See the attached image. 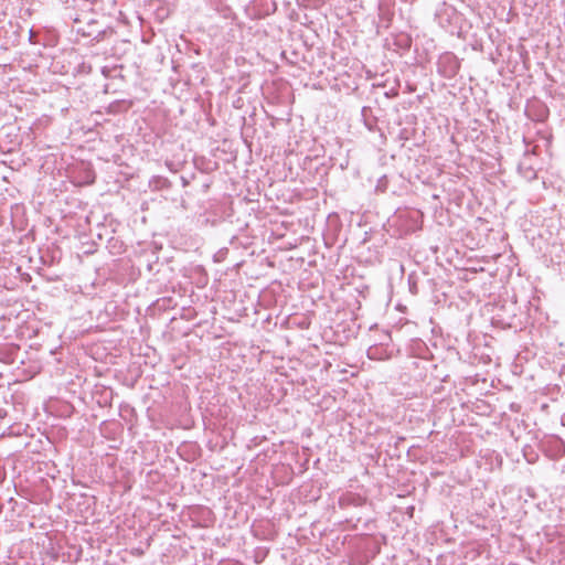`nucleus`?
Returning a JSON list of instances; mask_svg holds the SVG:
<instances>
[{
	"label": "nucleus",
	"instance_id": "nucleus-1",
	"mask_svg": "<svg viewBox=\"0 0 565 565\" xmlns=\"http://www.w3.org/2000/svg\"><path fill=\"white\" fill-rule=\"evenodd\" d=\"M157 188L163 189V188H170L171 182L167 178L158 177L156 180Z\"/></svg>",
	"mask_w": 565,
	"mask_h": 565
},
{
	"label": "nucleus",
	"instance_id": "nucleus-2",
	"mask_svg": "<svg viewBox=\"0 0 565 565\" xmlns=\"http://www.w3.org/2000/svg\"><path fill=\"white\" fill-rule=\"evenodd\" d=\"M181 183H182V186H184V188H185V186H188V185H189L190 181H189L185 177H183V175H182V177H181Z\"/></svg>",
	"mask_w": 565,
	"mask_h": 565
}]
</instances>
